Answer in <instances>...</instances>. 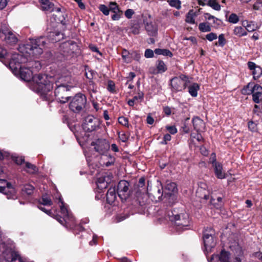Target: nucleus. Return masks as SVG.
<instances>
[{
  "mask_svg": "<svg viewBox=\"0 0 262 262\" xmlns=\"http://www.w3.org/2000/svg\"><path fill=\"white\" fill-rule=\"evenodd\" d=\"M204 17L206 19H208L209 20H210L211 19L212 20H219L218 18H216L213 15H211L210 14L208 13H206L204 14Z\"/></svg>",
  "mask_w": 262,
  "mask_h": 262,
  "instance_id": "obj_64",
  "label": "nucleus"
},
{
  "mask_svg": "<svg viewBox=\"0 0 262 262\" xmlns=\"http://www.w3.org/2000/svg\"><path fill=\"white\" fill-rule=\"evenodd\" d=\"M171 136L169 134H165L163 138V141H162L161 143L163 144H167V142L170 141L171 140Z\"/></svg>",
  "mask_w": 262,
  "mask_h": 262,
  "instance_id": "obj_63",
  "label": "nucleus"
},
{
  "mask_svg": "<svg viewBox=\"0 0 262 262\" xmlns=\"http://www.w3.org/2000/svg\"><path fill=\"white\" fill-rule=\"evenodd\" d=\"M63 46L66 47H69L71 50L76 51L78 48L77 43L73 41L69 42H66L63 44ZM74 51H73V52Z\"/></svg>",
  "mask_w": 262,
  "mask_h": 262,
  "instance_id": "obj_44",
  "label": "nucleus"
},
{
  "mask_svg": "<svg viewBox=\"0 0 262 262\" xmlns=\"http://www.w3.org/2000/svg\"><path fill=\"white\" fill-rule=\"evenodd\" d=\"M71 88L70 86H56L54 91L55 96L60 103H65L71 98L69 96V92Z\"/></svg>",
  "mask_w": 262,
  "mask_h": 262,
  "instance_id": "obj_9",
  "label": "nucleus"
},
{
  "mask_svg": "<svg viewBox=\"0 0 262 262\" xmlns=\"http://www.w3.org/2000/svg\"><path fill=\"white\" fill-rule=\"evenodd\" d=\"M118 136L120 139L123 142H126L129 138V135L124 133H123L122 134H121L120 133H118Z\"/></svg>",
  "mask_w": 262,
  "mask_h": 262,
  "instance_id": "obj_55",
  "label": "nucleus"
},
{
  "mask_svg": "<svg viewBox=\"0 0 262 262\" xmlns=\"http://www.w3.org/2000/svg\"><path fill=\"white\" fill-rule=\"evenodd\" d=\"M59 201L61 203V205L60 206L61 213L63 215V216L71 219V221L73 222L74 221V219L72 216H70L69 215L68 210L67 208L64 206L63 202L61 200V198L59 199Z\"/></svg>",
  "mask_w": 262,
  "mask_h": 262,
  "instance_id": "obj_31",
  "label": "nucleus"
},
{
  "mask_svg": "<svg viewBox=\"0 0 262 262\" xmlns=\"http://www.w3.org/2000/svg\"><path fill=\"white\" fill-rule=\"evenodd\" d=\"M154 52L155 54L157 55H163L164 56H167L170 57H171L173 56L172 52L168 49H156Z\"/></svg>",
  "mask_w": 262,
  "mask_h": 262,
  "instance_id": "obj_33",
  "label": "nucleus"
},
{
  "mask_svg": "<svg viewBox=\"0 0 262 262\" xmlns=\"http://www.w3.org/2000/svg\"><path fill=\"white\" fill-rule=\"evenodd\" d=\"M156 66L160 74L165 72L167 70L166 65L162 60H158L156 62Z\"/></svg>",
  "mask_w": 262,
  "mask_h": 262,
  "instance_id": "obj_34",
  "label": "nucleus"
},
{
  "mask_svg": "<svg viewBox=\"0 0 262 262\" xmlns=\"http://www.w3.org/2000/svg\"><path fill=\"white\" fill-rule=\"evenodd\" d=\"M144 93L142 92H139L137 96H135L133 99L128 100L127 104L130 106H133L137 102H141L143 99Z\"/></svg>",
  "mask_w": 262,
  "mask_h": 262,
  "instance_id": "obj_24",
  "label": "nucleus"
},
{
  "mask_svg": "<svg viewBox=\"0 0 262 262\" xmlns=\"http://www.w3.org/2000/svg\"><path fill=\"white\" fill-rule=\"evenodd\" d=\"M106 202L110 204H112L117 199L115 187H111L107 191L106 195Z\"/></svg>",
  "mask_w": 262,
  "mask_h": 262,
  "instance_id": "obj_20",
  "label": "nucleus"
},
{
  "mask_svg": "<svg viewBox=\"0 0 262 262\" xmlns=\"http://www.w3.org/2000/svg\"><path fill=\"white\" fill-rule=\"evenodd\" d=\"M166 128L172 135L175 134L177 132V129L174 126H167Z\"/></svg>",
  "mask_w": 262,
  "mask_h": 262,
  "instance_id": "obj_62",
  "label": "nucleus"
},
{
  "mask_svg": "<svg viewBox=\"0 0 262 262\" xmlns=\"http://www.w3.org/2000/svg\"><path fill=\"white\" fill-rule=\"evenodd\" d=\"M87 99L85 95L79 93L71 98L69 104V109L74 113H79L85 106Z\"/></svg>",
  "mask_w": 262,
  "mask_h": 262,
  "instance_id": "obj_6",
  "label": "nucleus"
},
{
  "mask_svg": "<svg viewBox=\"0 0 262 262\" xmlns=\"http://www.w3.org/2000/svg\"><path fill=\"white\" fill-rule=\"evenodd\" d=\"M233 33L235 35L238 37L246 36L247 34V31L244 27L241 26L235 27L233 30Z\"/></svg>",
  "mask_w": 262,
  "mask_h": 262,
  "instance_id": "obj_29",
  "label": "nucleus"
},
{
  "mask_svg": "<svg viewBox=\"0 0 262 262\" xmlns=\"http://www.w3.org/2000/svg\"><path fill=\"white\" fill-rule=\"evenodd\" d=\"M243 26L245 28L246 31L253 32L258 29V26L253 21H244L242 23Z\"/></svg>",
  "mask_w": 262,
  "mask_h": 262,
  "instance_id": "obj_22",
  "label": "nucleus"
},
{
  "mask_svg": "<svg viewBox=\"0 0 262 262\" xmlns=\"http://www.w3.org/2000/svg\"><path fill=\"white\" fill-rule=\"evenodd\" d=\"M129 53L126 49H123L122 52V57L123 59L126 62H130L128 59V55Z\"/></svg>",
  "mask_w": 262,
  "mask_h": 262,
  "instance_id": "obj_53",
  "label": "nucleus"
},
{
  "mask_svg": "<svg viewBox=\"0 0 262 262\" xmlns=\"http://www.w3.org/2000/svg\"><path fill=\"white\" fill-rule=\"evenodd\" d=\"M200 89L199 84L196 83H193L189 86V93L192 97H196L198 95V91Z\"/></svg>",
  "mask_w": 262,
  "mask_h": 262,
  "instance_id": "obj_32",
  "label": "nucleus"
},
{
  "mask_svg": "<svg viewBox=\"0 0 262 262\" xmlns=\"http://www.w3.org/2000/svg\"><path fill=\"white\" fill-rule=\"evenodd\" d=\"M228 21L231 23L236 24L238 22L239 18L236 14L231 13L228 18Z\"/></svg>",
  "mask_w": 262,
  "mask_h": 262,
  "instance_id": "obj_47",
  "label": "nucleus"
},
{
  "mask_svg": "<svg viewBox=\"0 0 262 262\" xmlns=\"http://www.w3.org/2000/svg\"><path fill=\"white\" fill-rule=\"evenodd\" d=\"M26 167L29 169L28 172L31 173H34L38 170L37 168L36 167V166L35 165H34L29 162L26 163Z\"/></svg>",
  "mask_w": 262,
  "mask_h": 262,
  "instance_id": "obj_43",
  "label": "nucleus"
},
{
  "mask_svg": "<svg viewBox=\"0 0 262 262\" xmlns=\"http://www.w3.org/2000/svg\"><path fill=\"white\" fill-rule=\"evenodd\" d=\"M176 77L178 79H179L180 80H181L183 82V83L184 84H185L186 86L187 85V83L189 82V80L188 77L185 75L181 74L179 77Z\"/></svg>",
  "mask_w": 262,
  "mask_h": 262,
  "instance_id": "obj_52",
  "label": "nucleus"
},
{
  "mask_svg": "<svg viewBox=\"0 0 262 262\" xmlns=\"http://www.w3.org/2000/svg\"><path fill=\"white\" fill-rule=\"evenodd\" d=\"M234 254L235 256V262H242L241 257L243 256V252L242 248L238 245H237L235 249Z\"/></svg>",
  "mask_w": 262,
  "mask_h": 262,
  "instance_id": "obj_28",
  "label": "nucleus"
},
{
  "mask_svg": "<svg viewBox=\"0 0 262 262\" xmlns=\"http://www.w3.org/2000/svg\"><path fill=\"white\" fill-rule=\"evenodd\" d=\"M221 262H231L230 260V253L229 252L222 250L219 256Z\"/></svg>",
  "mask_w": 262,
  "mask_h": 262,
  "instance_id": "obj_26",
  "label": "nucleus"
},
{
  "mask_svg": "<svg viewBox=\"0 0 262 262\" xmlns=\"http://www.w3.org/2000/svg\"><path fill=\"white\" fill-rule=\"evenodd\" d=\"M192 123L194 129L199 132H204L205 129V124L204 121L198 117L192 119Z\"/></svg>",
  "mask_w": 262,
  "mask_h": 262,
  "instance_id": "obj_16",
  "label": "nucleus"
},
{
  "mask_svg": "<svg viewBox=\"0 0 262 262\" xmlns=\"http://www.w3.org/2000/svg\"><path fill=\"white\" fill-rule=\"evenodd\" d=\"M100 125L99 119L92 115L86 117L82 124L83 129L88 133L97 130L100 128Z\"/></svg>",
  "mask_w": 262,
  "mask_h": 262,
  "instance_id": "obj_8",
  "label": "nucleus"
},
{
  "mask_svg": "<svg viewBox=\"0 0 262 262\" xmlns=\"http://www.w3.org/2000/svg\"><path fill=\"white\" fill-rule=\"evenodd\" d=\"M129 184L125 180L120 181L117 185V194L122 201H125L129 196Z\"/></svg>",
  "mask_w": 262,
  "mask_h": 262,
  "instance_id": "obj_10",
  "label": "nucleus"
},
{
  "mask_svg": "<svg viewBox=\"0 0 262 262\" xmlns=\"http://www.w3.org/2000/svg\"><path fill=\"white\" fill-rule=\"evenodd\" d=\"M2 38L6 44L10 46L16 45L18 41V38L15 34L9 29L3 30Z\"/></svg>",
  "mask_w": 262,
  "mask_h": 262,
  "instance_id": "obj_13",
  "label": "nucleus"
},
{
  "mask_svg": "<svg viewBox=\"0 0 262 262\" xmlns=\"http://www.w3.org/2000/svg\"><path fill=\"white\" fill-rule=\"evenodd\" d=\"M86 77L88 79H89L88 82V89L90 91H92L94 93H96L97 92V85L95 83V82L92 80L93 75L92 73L91 74V75H88L87 73L85 74Z\"/></svg>",
  "mask_w": 262,
  "mask_h": 262,
  "instance_id": "obj_23",
  "label": "nucleus"
},
{
  "mask_svg": "<svg viewBox=\"0 0 262 262\" xmlns=\"http://www.w3.org/2000/svg\"><path fill=\"white\" fill-rule=\"evenodd\" d=\"M199 30L203 32H210L211 30L210 26L207 23H202L199 25Z\"/></svg>",
  "mask_w": 262,
  "mask_h": 262,
  "instance_id": "obj_36",
  "label": "nucleus"
},
{
  "mask_svg": "<svg viewBox=\"0 0 262 262\" xmlns=\"http://www.w3.org/2000/svg\"><path fill=\"white\" fill-rule=\"evenodd\" d=\"M11 261L14 262H27L25 258L20 256V255L16 252L11 253Z\"/></svg>",
  "mask_w": 262,
  "mask_h": 262,
  "instance_id": "obj_35",
  "label": "nucleus"
},
{
  "mask_svg": "<svg viewBox=\"0 0 262 262\" xmlns=\"http://www.w3.org/2000/svg\"><path fill=\"white\" fill-rule=\"evenodd\" d=\"M41 5L42 10L53 12L54 10V4L49 0H39Z\"/></svg>",
  "mask_w": 262,
  "mask_h": 262,
  "instance_id": "obj_21",
  "label": "nucleus"
},
{
  "mask_svg": "<svg viewBox=\"0 0 262 262\" xmlns=\"http://www.w3.org/2000/svg\"><path fill=\"white\" fill-rule=\"evenodd\" d=\"M15 162L18 165H21L25 162V158L23 157H16L13 158Z\"/></svg>",
  "mask_w": 262,
  "mask_h": 262,
  "instance_id": "obj_58",
  "label": "nucleus"
},
{
  "mask_svg": "<svg viewBox=\"0 0 262 262\" xmlns=\"http://www.w3.org/2000/svg\"><path fill=\"white\" fill-rule=\"evenodd\" d=\"M107 89L109 92L112 93H115L116 92L115 84L113 81H108Z\"/></svg>",
  "mask_w": 262,
  "mask_h": 262,
  "instance_id": "obj_50",
  "label": "nucleus"
},
{
  "mask_svg": "<svg viewBox=\"0 0 262 262\" xmlns=\"http://www.w3.org/2000/svg\"><path fill=\"white\" fill-rule=\"evenodd\" d=\"M165 189L168 191L167 192H165V196L167 195L168 197L173 198L174 196L172 193L176 192L177 190V184L174 182H167Z\"/></svg>",
  "mask_w": 262,
  "mask_h": 262,
  "instance_id": "obj_18",
  "label": "nucleus"
},
{
  "mask_svg": "<svg viewBox=\"0 0 262 262\" xmlns=\"http://www.w3.org/2000/svg\"><path fill=\"white\" fill-rule=\"evenodd\" d=\"M99 9L103 14L106 16L108 15L110 13L109 7L105 5L102 4L99 6Z\"/></svg>",
  "mask_w": 262,
  "mask_h": 262,
  "instance_id": "obj_46",
  "label": "nucleus"
},
{
  "mask_svg": "<svg viewBox=\"0 0 262 262\" xmlns=\"http://www.w3.org/2000/svg\"><path fill=\"white\" fill-rule=\"evenodd\" d=\"M34 190V187L30 184L25 185L23 188V191L28 195L32 194L33 193Z\"/></svg>",
  "mask_w": 262,
  "mask_h": 262,
  "instance_id": "obj_42",
  "label": "nucleus"
},
{
  "mask_svg": "<svg viewBox=\"0 0 262 262\" xmlns=\"http://www.w3.org/2000/svg\"><path fill=\"white\" fill-rule=\"evenodd\" d=\"M217 36L216 34L211 32L206 35V38L209 41H212L214 39H217Z\"/></svg>",
  "mask_w": 262,
  "mask_h": 262,
  "instance_id": "obj_54",
  "label": "nucleus"
},
{
  "mask_svg": "<svg viewBox=\"0 0 262 262\" xmlns=\"http://www.w3.org/2000/svg\"><path fill=\"white\" fill-rule=\"evenodd\" d=\"M168 217L172 222H174L177 226L180 228L188 227L190 225V219L189 214L182 209L180 211L174 209L173 211L168 212Z\"/></svg>",
  "mask_w": 262,
  "mask_h": 262,
  "instance_id": "obj_5",
  "label": "nucleus"
},
{
  "mask_svg": "<svg viewBox=\"0 0 262 262\" xmlns=\"http://www.w3.org/2000/svg\"><path fill=\"white\" fill-rule=\"evenodd\" d=\"M91 145L94 147L95 150L101 155V164L106 167L113 165L115 158L108 153L110 148L108 142L105 139H98L91 143Z\"/></svg>",
  "mask_w": 262,
  "mask_h": 262,
  "instance_id": "obj_3",
  "label": "nucleus"
},
{
  "mask_svg": "<svg viewBox=\"0 0 262 262\" xmlns=\"http://www.w3.org/2000/svg\"><path fill=\"white\" fill-rule=\"evenodd\" d=\"M245 92H244V94L246 95H252L253 101L256 103H260V100L262 99V87L258 84H255L253 88L247 91L244 90Z\"/></svg>",
  "mask_w": 262,
  "mask_h": 262,
  "instance_id": "obj_12",
  "label": "nucleus"
},
{
  "mask_svg": "<svg viewBox=\"0 0 262 262\" xmlns=\"http://www.w3.org/2000/svg\"><path fill=\"white\" fill-rule=\"evenodd\" d=\"M110 11L113 13L120 12L121 11L116 2H110L108 5Z\"/></svg>",
  "mask_w": 262,
  "mask_h": 262,
  "instance_id": "obj_39",
  "label": "nucleus"
},
{
  "mask_svg": "<svg viewBox=\"0 0 262 262\" xmlns=\"http://www.w3.org/2000/svg\"><path fill=\"white\" fill-rule=\"evenodd\" d=\"M107 178V180H106V178L104 177H101L98 179L97 186L99 189H102L107 187L108 178Z\"/></svg>",
  "mask_w": 262,
  "mask_h": 262,
  "instance_id": "obj_30",
  "label": "nucleus"
},
{
  "mask_svg": "<svg viewBox=\"0 0 262 262\" xmlns=\"http://www.w3.org/2000/svg\"><path fill=\"white\" fill-rule=\"evenodd\" d=\"M140 27L139 24H134L130 28V32L134 34H138L140 32Z\"/></svg>",
  "mask_w": 262,
  "mask_h": 262,
  "instance_id": "obj_49",
  "label": "nucleus"
},
{
  "mask_svg": "<svg viewBox=\"0 0 262 262\" xmlns=\"http://www.w3.org/2000/svg\"><path fill=\"white\" fill-rule=\"evenodd\" d=\"M0 182L6 184V186H0V192L4 194L8 199H15L16 198V192L11 184L5 180H0Z\"/></svg>",
  "mask_w": 262,
  "mask_h": 262,
  "instance_id": "obj_11",
  "label": "nucleus"
},
{
  "mask_svg": "<svg viewBox=\"0 0 262 262\" xmlns=\"http://www.w3.org/2000/svg\"><path fill=\"white\" fill-rule=\"evenodd\" d=\"M55 219L61 224L66 227H68L67 224L69 223V221L71 220V219L68 217H67L66 216L61 217L58 215L55 216Z\"/></svg>",
  "mask_w": 262,
  "mask_h": 262,
  "instance_id": "obj_37",
  "label": "nucleus"
},
{
  "mask_svg": "<svg viewBox=\"0 0 262 262\" xmlns=\"http://www.w3.org/2000/svg\"><path fill=\"white\" fill-rule=\"evenodd\" d=\"M118 122L122 125H124L127 127H129L128 124V119L127 118H125L123 116L119 117L118 119Z\"/></svg>",
  "mask_w": 262,
  "mask_h": 262,
  "instance_id": "obj_48",
  "label": "nucleus"
},
{
  "mask_svg": "<svg viewBox=\"0 0 262 262\" xmlns=\"http://www.w3.org/2000/svg\"><path fill=\"white\" fill-rule=\"evenodd\" d=\"M218 38V42H215V45L219 46L222 47H224L226 43V40L225 38L224 34H221L220 35H219Z\"/></svg>",
  "mask_w": 262,
  "mask_h": 262,
  "instance_id": "obj_41",
  "label": "nucleus"
},
{
  "mask_svg": "<svg viewBox=\"0 0 262 262\" xmlns=\"http://www.w3.org/2000/svg\"><path fill=\"white\" fill-rule=\"evenodd\" d=\"M143 21L145 25V29L147 32L148 34L151 36H155L157 34L158 32L157 26L151 23H146L144 19L143 20Z\"/></svg>",
  "mask_w": 262,
  "mask_h": 262,
  "instance_id": "obj_19",
  "label": "nucleus"
},
{
  "mask_svg": "<svg viewBox=\"0 0 262 262\" xmlns=\"http://www.w3.org/2000/svg\"><path fill=\"white\" fill-rule=\"evenodd\" d=\"M170 85L172 88L177 92L181 91L186 87L181 80L176 77L170 80Z\"/></svg>",
  "mask_w": 262,
  "mask_h": 262,
  "instance_id": "obj_17",
  "label": "nucleus"
},
{
  "mask_svg": "<svg viewBox=\"0 0 262 262\" xmlns=\"http://www.w3.org/2000/svg\"><path fill=\"white\" fill-rule=\"evenodd\" d=\"M48 39L44 36L29 38L25 43L19 46L20 55L27 58H38L43 53Z\"/></svg>",
  "mask_w": 262,
  "mask_h": 262,
  "instance_id": "obj_2",
  "label": "nucleus"
},
{
  "mask_svg": "<svg viewBox=\"0 0 262 262\" xmlns=\"http://www.w3.org/2000/svg\"><path fill=\"white\" fill-rule=\"evenodd\" d=\"M163 188L161 187V188H157L155 191L154 192V196L155 197H157L159 199H160L163 196Z\"/></svg>",
  "mask_w": 262,
  "mask_h": 262,
  "instance_id": "obj_51",
  "label": "nucleus"
},
{
  "mask_svg": "<svg viewBox=\"0 0 262 262\" xmlns=\"http://www.w3.org/2000/svg\"><path fill=\"white\" fill-rule=\"evenodd\" d=\"M186 21L190 24H194L195 20L193 18L192 10L190 11L186 15Z\"/></svg>",
  "mask_w": 262,
  "mask_h": 262,
  "instance_id": "obj_45",
  "label": "nucleus"
},
{
  "mask_svg": "<svg viewBox=\"0 0 262 262\" xmlns=\"http://www.w3.org/2000/svg\"><path fill=\"white\" fill-rule=\"evenodd\" d=\"M33 81L37 85V89L41 95L49 100L48 93L50 92L53 88V78L48 77L46 74H36L32 77Z\"/></svg>",
  "mask_w": 262,
  "mask_h": 262,
  "instance_id": "obj_4",
  "label": "nucleus"
},
{
  "mask_svg": "<svg viewBox=\"0 0 262 262\" xmlns=\"http://www.w3.org/2000/svg\"><path fill=\"white\" fill-rule=\"evenodd\" d=\"M40 203L46 206H51L53 204L51 199L47 195L42 196Z\"/></svg>",
  "mask_w": 262,
  "mask_h": 262,
  "instance_id": "obj_38",
  "label": "nucleus"
},
{
  "mask_svg": "<svg viewBox=\"0 0 262 262\" xmlns=\"http://www.w3.org/2000/svg\"><path fill=\"white\" fill-rule=\"evenodd\" d=\"M212 166L214 168V174L218 179H223L226 178V173L223 171L222 164L216 162V160L214 159L212 162Z\"/></svg>",
  "mask_w": 262,
  "mask_h": 262,
  "instance_id": "obj_15",
  "label": "nucleus"
},
{
  "mask_svg": "<svg viewBox=\"0 0 262 262\" xmlns=\"http://www.w3.org/2000/svg\"><path fill=\"white\" fill-rule=\"evenodd\" d=\"M215 232L211 227H207L203 232V242L206 251H210L214 248L216 243V239L214 237Z\"/></svg>",
  "mask_w": 262,
  "mask_h": 262,
  "instance_id": "obj_7",
  "label": "nucleus"
},
{
  "mask_svg": "<svg viewBox=\"0 0 262 262\" xmlns=\"http://www.w3.org/2000/svg\"><path fill=\"white\" fill-rule=\"evenodd\" d=\"M247 65L249 70L252 71L253 79L256 80L259 78L262 75V68L257 66L254 62L249 61Z\"/></svg>",
  "mask_w": 262,
  "mask_h": 262,
  "instance_id": "obj_14",
  "label": "nucleus"
},
{
  "mask_svg": "<svg viewBox=\"0 0 262 262\" xmlns=\"http://www.w3.org/2000/svg\"><path fill=\"white\" fill-rule=\"evenodd\" d=\"M29 59L23 55L16 53L12 55V58L9 62V67L14 72L19 70L20 78L25 81H29L32 80L33 72L31 68L33 64L40 65L38 61H29Z\"/></svg>",
  "mask_w": 262,
  "mask_h": 262,
  "instance_id": "obj_1",
  "label": "nucleus"
},
{
  "mask_svg": "<svg viewBox=\"0 0 262 262\" xmlns=\"http://www.w3.org/2000/svg\"><path fill=\"white\" fill-rule=\"evenodd\" d=\"M169 5L172 7H174L177 9L181 8V1L180 0H167Z\"/></svg>",
  "mask_w": 262,
  "mask_h": 262,
  "instance_id": "obj_40",
  "label": "nucleus"
},
{
  "mask_svg": "<svg viewBox=\"0 0 262 262\" xmlns=\"http://www.w3.org/2000/svg\"><path fill=\"white\" fill-rule=\"evenodd\" d=\"M131 56L135 60L139 61L141 56V54L137 51H133L131 53Z\"/></svg>",
  "mask_w": 262,
  "mask_h": 262,
  "instance_id": "obj_56",
  "label": "nucleus"
},
{
  "mask_svg": "<svg viewBox=\"0 0 262 262\" xmlns=\"http://www.w3.org/2000/svg\"><path fill=\"white\" fill-rule=\"evenodd\" d=\"M114 14L112 16V19L113 20H119L122 15V11H120V12H116L114 13Z\"/></svg>",
  "mask_w": 262,
  "mask_h": 262,
  "instance_id": "obj_59",
  "label": "nucleus"
},
{
  "mask_svg": "<svg viewBox=\"0 0 262 262\" xmlns=\"http://www.w3.org/2000/svg\"><path fill=\"white\" fill-rule=\"evenodd\" d=\"M134 13V11L133 9H128L125 11L124 15L126 18L130 19L132 17Z\"/></svg>",
  "mask_w": 262,
  "mask_h": 262,
  "instance_id": "obj_57",
  "label": "nucleus"
},
{
  "mask_svg": "<svg viewBox=\"0 0 262 262\" xmlns=\"http://www.w3.org/2000/svg\"><path fill=\"white\" fill-rule=\"evenodd\" d=\"M200 5L205 6L207 5L211 7L213 9L216 11H219L221 10V6L216 1V0H209L207 3L203 2L200 3Z\"/></svg>",
  "mask_w": 262,
  "mask_h": 262,
  "instance_id": "obj_27",
  "label": "nucleus"
},
{
  "mask_svg": "<svg viewBox=\"0 0 262 262\" xmlns=\"http://www.w3.org/2000/svg\"><path fill=\"white\" fill-rule=\"evenodd\" d=\"M70 80V77L68 76H61L55 81L56 86H69L68 83Z\"/></svg>",
  "mask_w": 262,
  "mask_h": 262,
  "instance_id": "obj_25",
  "label": "nucleus"
},
{
  "mask_svg": "<svg viewBox=\"0 0 262 262\" xmlns=\"http://www.w3.org/2000/svg\"><path fill=\"white\" fill-rule=\"evenodd\" d=\"M10 156V154L5 151L0 150V160L4 159L5 158H8Z\"/></svg>",
  "mask_w": 262,
  "mask_h": 262,
  "instance_id": "obj_61",
  "label": "nucleus"
},
{
  "mask_svg": "<svg viewBox=\"0 0 262 262\" xmlns=\"http://www.w3.org/2000/svg\"><path fill=\"white\" fill-rule=\"evenodd\" d=\"M154 52L151 49H146L145 51L144 56L146 58H151L154 57Z\"/></svg>",
  "mask_w": 262,
  "mask_h": 262,
  "instance_id": "obj_60",
  "label": "nucleus"
}]
</instances>
